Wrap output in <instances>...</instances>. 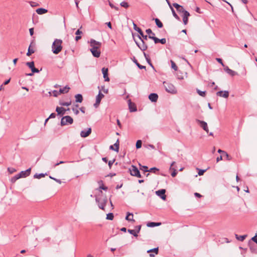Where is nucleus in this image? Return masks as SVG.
Segmentation results:
<instances>
[{
	"label": "nucleus",
	"instance_id": "nucleus-1",
	"mask_svg": "<svg viewBox=\"0 0 257 257\" xmlns=\"http://www.w3.org/2000/svg\"><path fill=\"white\" fill-rule=\"evenodd\" d=\"M62 40L56 39L52 45V51L55 54L59 53L62 49Z\"/></svg>",
	"mask_w": 257,
	"mask_h": 257
},
{
	"label": "nucleus",
	"instance_id": "nucleus-2",
	"mask_svg": "<svg viewBox=\"0 0 257 257\" xmlns=\"http://www.w3.org/2000/svg\"><path fill=\"white\" fill-rule=\"evenodd\" d=\"M133 36L134 40L135 42L136 45L142 51H144L148 49V45L145 42L146 40H143V38H142L140 35H137V36L141 40V43H140L136 41V39L135 38V35L134 34H133Z\"/></svg>",
	"mask_w": 257,
	"mask_h": 257
},
{
	"label": "nucleus",
	"instance_id": "nucleus-3",
	"mask_svg": "<svg viewBox=\"0 0 257 257\" xmlns=\"http://www.w3.org/2000/svg\"><path fill=\"white\" fill-rule=\"evenodd\" d=\"M163 84L167 92L172 94H176L177 93V91L172 84L166 82H164Z\"/></svg>",
	"mask_w": 257,
	"mask_h": 257
},
{
	"label": "nucleus",
	"instance_id": "nucleus-4",
	"mask_svg": "<svg viewBox=\"0 0 257 257\" xmlns=\"http://www.w3.org/2000/svg\"><path fill=\"white\" fill-rule=\"evenodd\" d=\"M95 201L98 204L99 208L101 209L104 210V207L107 202V199L106 197L103 198H101L98 197H96Z\"/></svg>",
	"mask_w": 257,
	"mask_h": 257
},
{
	"label": "nucleus",
	"instance_id": "nucleus-5",
	"mask_svg": "<svg viewBox=\"0 0 257 257\" xmlns=\"http://www.w3.org/2000/svg\"><path fill=\"white\" fill-rule=\"evenodd\" d=\"M73 122V119L69 115H66L62 117L61 120V125L62 126L71 124Z\"/></svg>",
	"mask_w": 257,
	"mask_h": 257
},
{
	"label": "nucleus",
	"instance_id": "nucleus-6",
	"mask_svg": "<svg viewBox=\"0 0 257 257\" xmlns=\"http://www.w3.org/2000/svg\"><path fill=\"white\" fill-rule=\"evenodd\" d=\"M133 27H134V29L139 33V34H138V35H140V36L142 38H143V40H148V38H149L148 36L144 35L143 32L142 31L141 29L138 27L137 25L135 23H133Z\"/></svg>",
	"mask_w": 257,
	"mask_h": 257
},
{
	"label": "nucleus",
	"instance_id": "nucleus-7",
	"mask_svg": "<svg viewBox=\"0 0 257 257\" xmlns=\"http://www.w3.org/2000/svg\"><path fill=\"white\" fill-rule=\"evenodd\" d=\"M196 121L200 125V127H201L207 134L209 133L208 125L206 122L203 120H199L198 119H196Z\"/></svg>",
	"mask_w": 257,
	"mask_h": 257
},
{
	"label": "nucleus",
	"instance_id": "nucleus-8",
	"mask_svg": "<svg viewBox=\"0 0 257 257\" xmlns=\"http://www.w3.org/2000/svg\"><path fill=\"white\" fill-rule=\"evenodd\" d=\"M148 37H149V38L153 40L154 41V43L155 44L160 43L162 44H165L166 43V39L165 38H162L161 39H159V38H158L155 36H152L151 35L148 36Z\"/></svg>",
	"mask_w": 257,
	"mask_h": 257
},
{
	"label": "nucleus",
	"instance_id": "nucleus-9",
	"mask_svg": "<svg viewBox=\"0 0 257 257\" xmlns=\"http://www.w3.org/2000/svg\"><path fill=\"white\" fill-rule=\"evenodd\" d=\"M98 47H93L90 49L92 55L96 58H98L100 55V51L97 50Z\"/></svg>",
	"mask_w": 257,
	"mask_h": 257
},
{
	"label": "nucleus",
	"instance_id": "nucleus-10",
	"mask_svg": "<svg viewBox=\"0 0 257 257\" xmlns=\"http://www.w3.org/2000/svg\"><path fill=\"white\" fill-rule=\"evenodd\" d=\"M166 190L165 189H161L157 191L156 194L159 196L163 200H166V196L165 195Z\"/></svg>",
	"mask_w": 257,
	"mask_h": 257
},
{
	"label": "nucleus",
	"instance_id": "nucleus-11",
	"mask_svg": "<svg viewBox=\"0 0 257 257\" xmlns=\"http://www.w3.org/2000/svg\"><path fill=\"white\" fill-rule=\"evenodd\" d=\"M31 168H30L25 171H22L19 173L20 178H25L29 176L31 173Z\"/></svg>",
	"mask_w": 257,
	"mask_h": 257
},
{
	"label": "nucleus",
	"instance_id": "nucleus-12",
	"mask_svg": "<svg viewBox=\"0 0 257 257\" xmlns=\"http://www.w3.org/2000/svg\"><path fill=\"white\" fill-rule=\"evenodd\" d=\"M129 171L132 176H135L139 172V170L137 167L134 165H132L131 168L129 169Z\"/></svg>",
	"mask_w": 257,
	"mask_h": 257
},
{
	"label": "nucleus",
	"instance_id": "nucleus-13",
	"mask_svg": "<svg viewBox=\"0 0 257 257\" xmlns=\"http://www.w3.org/2000/svg\"><path fill=\"white\" fill-rule=\"evenodd\" d=\"M91 133V127L88 128L86 130H83L80 133V136L82 138H86L88 137Z\"/></svg>",
	"mask_w": 257,
	"mask_h": 257
},
{
	"label": "nucleus",
	"instance_id": "nucleus-14",
	"mask_svg": "<svg viewBox=\"0 0 257 257\" xmlns=\"http://www.w3.org/2000/svg\"><path fill=\"white\" fill-rule=\"evenodd\" d=\"M216 95L220 97L227 98L229 96V92L227 90L219 91L216 93Z\"/></svg>",
	"mask_w": 257,
	"mask_h": 257
},
{
	"label": "nucleus",
	"instance_id": "nucleus-15",
	"mask_svg": "<svg viewBox=\"0 0 257 257\" xmlns=\"http://www.w3.org/2000/svg\"><path fill=\"white\" fill-rule=\"evenodd\" d=\"M101 71H102V73L103 74V76L104 80L105 81H109V78L108 76V68L103 67L102 68Z\"/></svg>",
	"mask_w": 257,
	"mask_h": 257
},
{
	"label": "nucleus",
	"instance_id": "nucleus-16",
	"mask_svg": "<svg viewBox=\"0 0 257 257\" xmlns=\"http://www.w3.org/2000/svg\"><path fill=\"white\" fill-rule=\"evenodd\" d=\"M128 104L130 112H135L137 110L135 104L132 103L130 99L128 101Z\"/></svg>",
	"mask_w": 257,
	"mask_h": 257
},
{
	"label": "nucleus",
	"instance_id": "nucleus-17",
	"mask_svg": "<svg viewBox=\"0 0 257 257\" xmlns=\"http://www.w3.org/2000/svg\"><path fill=\"white\" fill-rule=\"evenodd\" d=\"M149 99L153 102H155L157 101L158 95L157 93H152L149 95Z\"/></svg>",
	"mask_w": 257,
	"mask_h": 257
},
{
	"label": "nucleus",
	"instance_id": "nucleus-18",
	"mask_svg": "<svg viewBox=\"0 0 257 257\" xmlns=\"http://www.w3.org/2000/svg\"><path fill=\"white\" fill-rule=\"evenodd\" d=\"M90 46L93 48V47H98L99 48L101 45V43L96 41L94 39H91L90 41Z\"/></svg>",
	"mask_w": 257,
	"mask_h": 257
},
{
	"label": "nucleus",
	"instance_id": "nucleus-19",
	"mask_svg": "<svg viewBox=\"0 0 257 257\" xmlns=\"http://www.w3.org/2000/svg\"><path fill=\"white\" fill-rule=\"evenodd\" d=\"M56 111L57 112L58 115H63L65 114L66 110L64 107L57 106L56 108Z\"/></svg>",
	"mask_w": 257,
	"mask_h": 257
},
{
	"label": "nucleus",
	"instance_id": "nucleus-20",
	"mask_svg": "<svg viewBox=\"0 0 257 257\" xmlns=\"http://www.w3.org/2000/svg\"><path fill=\"white\" fill-rule=\"evenodd\" d=\"M225 71L229 75H231V76H234L237 74V73L230 68L228 66H226L224 68Z\"/></svg>",
	"mask_w": 257,
	"mask_h": 257
},
{
	"label": "nucleus",
	"instance_id": "nucleus-21",
	"mask_svg": "<svg viewBox=\"0 0 257 257\" xmlns=\"http://www.w3.org/2000/svg\"><path fill=\"white\" fill-rule=\"evenodd\" d=\"M190 16V13L188 11H185L183 16V22L184 25H187L188 21V17Z\"/></svg>",
	"mask_w": 257,
	"mask_h": 257
},
{
	"label": "nucleus",
	"instance_id": "nucleus-22",
	"mask_svg": "<svg viewBox=\"0 0 257 257\" xmlns=\"http://www.w3.org/2000/svg\"><path fill=\"white\" fill-rule=\"evenodd\" d=\"M176 164V162H173L171 164V166H170V170H173V172L172 173H171V176L173 177H174L176 176L177 174V171L176 170V169L175 168H173V166L174 165H175Z\"/></svg>",
	"mask_w": 257,
	"mask_h": 257
},
{
	"label": "nucleus",
	"instance_id": "nucleus-23",
	"mask_svg": "<svg viewBox=\"0 0 257 257\" xmlns=\"http://www.w3.org/2000/svg\"><path fill=\"white\" fill-rule=\"evenodd\" d=\"M168 5H169L170 6V8L171 10V11H172V14H173V16L178 21H180V19L179 18V17L177 15V14L176 13L174 9L173 8V7L171 6L170 5V3H169V2L168 1V0H166Z\"/></svg>",
	"mask_w": 257,
	"mask_h": 257
},
{
	"label": "nucleus",
	"instance_id": "nucleus-24",
	"mask_svg": "<svg viewBox=\"0 0 257 257\" xmlns=\"http://www.w3.org/2000/svg\"><path fill=\"white\" fill-rule=\"evenodd\" d=\"M125 219L128 221H135V220L133 218V214L130 212L127 213V215L125 217Z\"/></svg>",
	"mask_w": 257,
	"mask_h": 257
},
{
	"label": "nucleus",
	"instance_id": "nucleus-25",
	"mask_svg": "<svg viewBox=\"0 0 257 257\" xmlns=\"http://www.w3.org/2000/svg\"><path fill=\"white\" fill-rule=\"evenodd\" d=\"M75 101L81 103L83 101V96L81 94H77L75 95Z\"/></svg>",
	"mask_w": 257,
	"mask_h": 257
},
{
	"label": "nucleus",
	"instance_id": "nucleus-26",
	"mask_svg": "<svg viewBox=\"0 0 257 257\" xmlns=\"http://www.w3.org/2000/svg\"><path fill=\"white\" fill-rule=\"evenodd\" d=\"M48 12L47 10L44 8H39L36 10V12L39 15H43Z\"/></svg>",
	"mask_w": 257,
	"mask_h": 257
},
{
	"label": "nucleus",
	"instance_id": "nucleus-27",
	"mask_svg": "<svg viewBox=\"0 0 257 257\" xmlns=\"http://www.w3.org/2000/svg\"><path fill=\"white\" fill-rule=\"evenodd\" d=\"M70 89V87H68V86H65L64 88H60L59 89V93L60 94H61V93H67L69 90Z\"/></svg>",
	"mask_w": 257,
	"mask_h": 257
},
{
	"label": "nucleus",
	"instance_id": "nucleus-28",
	"mask_svg": "<svg viewBox=\"0 0 257 257\" xmlns=\"http://www.w3.org/2000/svg\"><path fill=\"white\" fill-rule=\"evenodd\" d=\"M144 55L146 58V61L148 63V64L153 68L154 69V67L151 62V59L149 57V56L145 52H144Z\"/></svg>",
	"mask_w": 257,
	"mask_h": 257
},
{
	"label": "nucleus",
	"instance_id": "nucleus-29",
	"mask_svg": "<svg viewBox=\"0 0 257 257\" xmlns=\"http://www.w3.org/2000/svg\"><path fill=\"white\" fill-rule=\"evenodd\" d=\"M153 20L155 21L156 24L158 28H161L163 27L162 23L160 21V20L159 19L155 18Z\"/></svg>",
	"mask_w": 257,
	"mask_h": 257
},
{
	"label": "nucleus",
	"instance_id": "nucleus-30",
	"mask_svg": "<svg viewBox=\"0 0 257 257\" xmlns=\"http://www.w3.org/2000/svg\"><path fill=\"white\" fill-rule=\"evenodd\" d=\"M47 175V173H40V174H35L34 175V178L36 179H40L42 177H44L45 176Z\"/></svg>",
	"mask_w": 257,
	"mask_h": 257
},
{
	"label": "nucleus",
	"instance_id": "nucleus-31",
	"mask_svg": "<svg viewBox=\"0 0 257 257\" xmlns=\"http://www.w3.org/2000/svg\"><path fill=\"white\" fill-rule=\"evenodd\" d=\"M133 62L140 69H146V66L140 64L139 63H138L137 60L135 57L134 58Z\"/></svg>",
	"mask_w": 257,
	"mask_h": 257
},
{
	"label": "nucleus",
	"instance_id": "nucleus-32",
	"mask_svg": "<svg viewBox=\"0 0 257 257\" xmlns=\"http://www.w3.org/2000/svg\"><path fill=\"white\" fill-rule=\"evenodd\" d=\"M247 235H238L237 234H235L236 238L239 241H243L245 238L246 237Z\"/></svg>",
	"mask_w": 257,
	"mask_h": 257
},
{
	"label": "nucleus",
	"instance_id": "nucleus-33",
	"mask_svg": "<svg viewBox=\"0 0 257 257\" xmlns=\"http://www.w3.org/2000/svg\"><path fill=\"white\" fill-rule=\"evenodd\" d=\"M140 169L142 171H143L144 172H148V168L146 166H143L141 164H139Z\"/></svg>",
	"mask_w": 257,
	"mask_h": 257
},
{
	"label": "nucleus",
	"instance_id": "nucleus-34",
	"mask_svg": "<svg viewBox=\"0 0 257 257\" xmlns=\"http://www.w3.org/2000/svg\"><path fill=\"white\" fill-rule=\"evenodd\" d=\"M31 44L29 46L28 52L27 53V55L28 56H30V55H31L32 54H33L35 52L34 50L33 49H31Z\"/></svg>",
	"mask_w": 257,
	"mask_h": 257
},
{
	"label": "nucleus",
	"instance_id": "nucleus-35",
	"mask_svg": "<svg viewBox=\"0 0 257 257\" xmlns=\"http://www.w3.org/2000/svg\"><path fill=\"white\" fill-rule=\"evenodd\" d=\"M114 146V151L118 152L119 151V140L117 139L115 143L113 145Z\"/></svg>",
	"mask_w": 257,
	"mask_h": 257
},
{
	"label": "nucleus",
	"instance_id": "nucleus-36",
	"mask_svg": "<svg viewBox=\"0 0 257 257\" xmlns=\"http://www.w3.org/2000/svg\"><path fill=\"white\" fill-rule=\"evenodd\" d=\"M104 97V95L100 92L99 91L98 95L96 96V99L97 100L101 101V99Z\"/></svg>",
	"mask_w": 257,
	"mask_h": 257
},
{
	"label": "nucleus",
	"instance_id": "nucleus-37",
	"mask_svg": "<svg viewBox=\"0 0 257 257\" xmlns=\"http://www.w3.org/2000/svg\"><path fill=\"white\" fill-rule=\"evenodd\" d=\"M120 5L121 7H123L125 9H127L129 7V5L128 4L125 2V1H123L120 4Z\"/></svg>",
	"mask_w": 257,
	"mask_h": 257
},
{
	"label": "nucleus",
	"instance_id": "nucleus-38",
	"mask_svg": "<svg viewBox=\"0 0 257 257\" xmlns=\"http://www.w3.org/2000/svg\"><path fill=\"white\" fill-rule=\"evenodd\" d=\"M114 218V215H113V214L112 213H108L107 215H106V219L107 220H113Z\"/></svg>",
	"mask_w": 257,
	"mask_h": 257
},
{
	"label": "nucleus",
	"instance_id": "nucleus-39",
	"mask_svg": "<svg viewBox=\"0 0 257 257\" xmlns=\"http://www.w3.org/2000/svg\"><path fill=\"white\" fill-rule=\"evenodd\" d=\"M154 252L156 254H158V252H159V248L158 247H155V248L149 249L147 251V252Z\"/></svg>",
	"mask_w": 257,
	"mask_h": 257
},
{
	"label": "nucleus",
	"instance_id": "nucleus-40",
	"mask_svg": "<svg viewBox=\"0 0 257 257\" xmlns=\"http://www.w3.org/2000/svg\"><path fill=\"white\" fill-rule=\"evenodd\" d=\"M170 62L171 63V68L175 71H177L178 69V67L176 65L175 63L173 60H171Z\"/></svg>",
	"mask_w": 257,
	"mask_h": 257
},
{
	"label": "nucleus",
	"instance_id": "nucleus-41",
	"mask_svg": "<svg viewBox=\"0 0 257 257\" xmlns=\"http://www.w3.org/2000/svg\"><path fill=\"white\" fill-rule=\"evenodd\" d=\"M26 65L28 66L31 69H32V68L35 66L34 61L26 62Z\"/></svg>",
	"mask_w": 257,
	"mask_h": 257
},
{
	"label": "nucleus",
	"instance_id": "nucleus-42",
	"mask_svg": "<svg viewBox=\"0 0 257 257\" xmlns=\"http://www.w3.org/2000/svg\"><path fill=\"white\" fill-rule=\"evenodd\" d=\"M197 92L199 95H200L202 97L205 96V95H206L205 91H201L199 89H197Z\"/></svg>",
	"mask_w": 257,
	"mask_h": 257
},
{
	"label": "nucleus",
	"instance_id": "nucleus-43",
	"mask_svg": "<svg viewBox=\"0 0 257 257\" xmlns=\"http://www.w3.org/2000/svg\"><path fill=\"white\" fill-rule=\"evenodd\" d=\"M127 231L130 234L133 235L134 236H135V237H137L138 236V234H137L136 230H135L134 229H129L127 230Z\"/></svg>",
	"mask_w": 257,
	"mask_h": 257
},
{
	"label": "nucleus",
	"instance_id": "nucleus-44",
	"mask_svg": "<svg viewBox=\"0 0 257 257\" xmlns=\"http://www.w3.org/2000/svg\"><path fill=\"white\" fill-rule=\"evenodd\" d=\"M142 142L141 140H138L136 142V148L137 149H140L142 147Z\"/></svg>",
	"mask_w": 257,
	"mask_h": 257
},
{
	"label": "nucleus",
	"instance_id": "nucleus-45",
	"mask_svg": "<svg viewBox=\"0 0 257 257\" xmlns=\"http://www.w3.org/2000/svg\"><path fill=\"white\" fill-rule=\"evenodd\" d=\"M20 178H21L19 174H18L16 175L15 176H14L12 178L11 181L13 182H14L16 181L17 180H18Z\"/></svg>",
	"mask_w": 257,
	"mask_h": 257
},
{
	"label": "nucleus",
	"instance_id": "nucleus-46",
	"mask_svg": "<svg viewBox=\"0 0 257 257\" xmlns=\"http://www.w3.org/2000/svg\"><path fill=\"white\" fill-rule=\"evenodd\" d=\"M146 33L149 35V36L151 35L152 36H155V34L153 33L151 29H148L146 30Z\"/></svg>",
	"mask_w": 257,
	"mask_h": 257
},
{
	"label": "nucleus",
	"instance_id": "nucleus-47",
	"mask_svg": "<svg viewBox=\"0 0 257 257\" xmlns=\"http://www.w3.org/2000/svg\"><path fill=\"white\" fill-rule=\"evenodd\" d=\"M177 12H179V13H185V11H187L186 10H185L184 9V8H183V6H181L177 10Z\"/></svg>",
	"mask_w": 257,
	"mask_h": 257
},
{
	"label": "nucleus",
	"instance_id": "nucleus-48",
	"mask_svg": "<svg viewBox=\"0 0 257 257\" xmlns=\"http://www.w3.org/2000/svg\"><path fill=\"white\" fill-rule=\"evenodd\" d=\"M155 222H149L147 223V226L149 227H155Z\"/></svg>",
	"mask_w": 257,
	"mask_h": 257
},
{
	"label": "nucleus",
	"instance_id": "nucleus-49",
	"mask_svg": "<svg viewBox=\"0 0 257 257\" xmlns=\"http://www.w3.org/2000/svg\"><path fill=\"white\" fill-rule=\"evenodd\" d=\"M159 169L156 167H153L151 168L150 169L148 170V172H153L154 173H156V171H158Z\"/></svg>",
	"mask_w": 257,
	"mask_h": 257
},
{
	"label": "nucleus",
	"instance_id": "nucleus-50",
	"mask_svg": "<svg viewBox=\"0 0 257 257\" xmlns=\"http://www.w3.org/2000/svg\"><path fill=\"white\" fill-rule=\"evenodd\" d=\"M29 4L32 7H36L39 6V4L34 2H29Z\"/></svg>",
	"mask_w": 257,
	"mask_h": 257
},
{
	"label": "nucleus",
	"instance_id": "nucleus-51",
	"mask_svg": "<svg viewBox=\"0 0 257 257\" xmlns=\"http://www.w3.org/2000/svg\"><path fill=\"white\" fill-rule=\"evenodd\" d=\"M250 250L251 252L256 253H257V248L254 247L252 246H250Z\"/></svg>",
	"mask_w": 257,
	"mask_h": 257
},
{
	"label": "nucleus",
	"instance_id": "nucleus-52",
	"mask_svg": "<svg viewBox=\"0 0 257 257\" xmlns=\"http://www.w3.org/2000/svg\"><path fill=\"white\" fill-rule=\"evenodd\" d=\"M8 170L10 174H13L16 171V169L14 168H8Z\"/></svg>",
	"mask_w": 257,
	"mask_h": 257
},
{
	"label": "nucleus",
	"instance_id": "nucleus-53",
	"mask_svg": "<svg viewBox=\"0 0 257 257\" xmlns=\"http://www.w3.org/2000/svg\"><path fill=\"white\" fill-rule=\"evenodd\" d=\"M72 111H73L74 113L75 114V115H78L79 114V110H78L77 108H76L75 107H73L72 108Z\"/></svg>",
	"mask_w": 257,
	"mask_h": 257
},
{
	"label": "nucleus",
	"instance_id": "nucleus-54",
	"mask_svg": "<svg viewBox=\"0 0 257 257\" xmlns=\"http://www.w3.org/2000/svg\"><path fill=\"white\" fill-rule=\"evenodd\" d=\"M141 229V225H137V226H136L135 227V230H136L137 233L138 234L140 232Z\"/></svg>",
	"mask_w": 257,
	"mask_h": 257
},
{
	"label": "nucleus",
	"instance_id": "nucleus-55",
	"mask_svg": "<svg viewBox=\"0 0 257 257\" xmlns=\"http://www.w3.org/2000/svg\"><path fill=\"white\" fill-rule=\"evenodd\" d=\"M49 178L51 179H53L54 180H55L56 182L59 183V184H61V181L60 180V179H56L55 178H54L51 176H49Z\"/></svg>",
	"mask_w": 257,
	"mask_h": 257
},
{
	"label": "nucleus",
	"instance_id": "nucleus-56",
	"mask_svg": "<svg viewBox=\"0 0 257 257\" xmlns=\"http://www.w3.org/2000/svg\"><path fill=\"white\" fill-rule=\"evenodd\" d=\"M251 240L257 243V231L255 235L251 238Z\"/></svg>",
	"mask_w": 257,
	"mask_h": 257
},
{
	"label": "nucleus",
	"instance_id": "nucleus-57",
	"mask_svg": "<svg viewBox=\"0 0 257 257\" xmlns=\"http://www.w3.org/2000/svg\"><path fill=\"white\" fill-rule=\"evenodd\" d=\"M31 71L33 73H39L40 72V71L37 68H35V66L33 68H32Z\"/></svg>",
	"mask_w": 257,
	"mask_h": 257
},
{
	"label": "nucleus",
	"instance_id": "nucleus-58",
	"mask_svg": "<svg viewBox=\"0 0 257 257\" xmlns=\"http://www.w3.org/2000/svg\"><path fill=\"white\" fill-rule=\"evenodd\" d=\"M216 60L218 63H219L220 64H221L223 66H224V64H223V61H222V60L221 58H216Z\"/></svg>",
	"mask_w": 257,
	"mask_h": 257
},
{
	"label": "nucleus",
	"instance_id": "nucleus-59",
	"mask_svg": "<svg viewBox=\"0 0 257 257\" xmlns=\"http://www.w3.org/2000/svg\"><path fill=\"white\" fill-rule=\"evenodd\" d=\"M206 171V170H202V169H200L199 170V172H198V175L199 176H201V175H203V174L204 173V172Z\"/></svg>",
	"mask_w": 257,
	"mask_h": 257
},
{
	"label": "nucleus",
	"instance_id": "nucleus-60",
	"mask_svg": "<svg viewBox=\"0 0 257 257\" xmlns=\"http://www.w3.org/2000/svg\"><path fill=\"white\" fill-rule=\"evenodd\" d=\"M53 93L54 96H55V97H57V96H58V95L60 94L59 93V91H58L57 90H54L53 91Z\"/></svg>",
	"mask_w": 257,
	"mask_h": 257
},
{
	"label": "nucleus",
	"instance_id": "nucleus-61",
	"mask_svg": "<svg viewBox=\"0 0 257 257\" xmlns=\"http://www.w3.org/2000/svg\"><path fill=\"white\" fill-rule=\"evenodd\" d=\"M114 162V160H110L108 162V165L109 166V168H111L112 165H113V163Z\"/></svg>",
	"mask_w": 257,
	"mask_h": 257
},
{
	"label": "nucleus",
	"instance_id": "nucleus-62",
	"mask_svg": "<svg viewBox=\"0 0 257 257\" xmlns=\"http://www.w3.org/2000/svg\"><path fill=\"white\" fill-rule=\"evenodd\" d=\"M223 155H224L226 157V158L227 160L229 161L231 160V157L229 156V155L226 152H225Z\"/></svg>",
	"mask_w": 257,
	"mask_h": 257
},
{
	"label": "nucleus",
	"instance_id": "nucleus-63",
	"mask_svg": "<svg viewBox=\"0 0 257 257\" xmlns=\"http://www.w3.org/2000/svg\"><path fill=\"white\" fill-rule=\"evenodd\" d=\"M173 6L176 9V10H178L181 6V5L178 4L177 3H174Z\"/></svg>",
	"mask_w": 257,
	"mask_h": 257
},
{
	"label": "nucleus",
	"instance_id": "nucleus-64",
	"mask_svg": "<svg viewBox=\"0 0 257 257\" xmlns=\"http://www.w3.org/2000/svg\"><path fill=\"white\" fill-rule=\"evenodd\" d=\"M99 189H100L103 190H104V191H106V190H107V189H108V188H107V187L104 186L102 184L101 186H100L99 187Z\"/></svg>",
	"mask_w": 257,
	"mask_h": 257
}]
</instances>
